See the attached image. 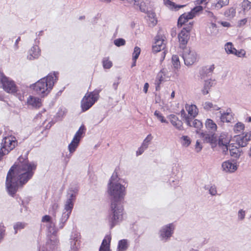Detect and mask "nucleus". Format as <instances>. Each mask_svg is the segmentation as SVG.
I'll return each instance as SVG.
<instances>
[{
  "instance_id": "f257e3e1",
  "label": "nucleus",
  "mask_w": 251,
  "mask_h": 251,
  "mask_svg": "<svg viewBox=\"0 0 251 251\" xmlns=\"http://www.w3.org/2000/svg\"><path fill=\"white\" fill-rule=\"evenodd\" d=\"M36 168V165L29 162L27 158L19 157L7 175L6 186L9 194L14 195L19 186H23L31 179Z\"/></svg>"
},
{
  "instance_id": "f03ea898",
  "label": "nucleus",
  "mask_w": 251,
  "mask_h": 251,
  "mask_svg": "<svg viewBox=\"0 0 251 251\" xmlns=\"http://www.w3.org/2000/svg\"><path fill=\"white\" fill-rule=\"evenodd\" d=\"M122 180L114 173L108 183V193L110 196L111 202H121L126 194V188L122 184Z\"/></svg>"
},
{
  "instance_id": "7ed1b4c3",
  "label": "nucleus",
  "mask_w": 251,
  "mask_h": 251,
  "mask_svg": "<svg viewBox=\"0 0 251 251\" xmlns=\"http://www.w3.org/2000/svg\"><path fill=\"white\" fill-rule=\"evenodd\" d=\"M77 192L78 189L76 187L70 188L68 190L67 199L64 203L63 211L59 220V228L64 227L71 214Z\"/></svg>"
},
{
  "instance_id": "20e7f679",
  "label": "nucleus",
  "mask_w": 251,
  "mask_h": 251,
  "mask_svg": "<svg viewBox=\"0 0 251 251\" xmlns=\"http://www.w3.org/2000/svg\"><path fill=\"white\" fill-rule=\"evenodd\" d=\"M57 75L55 73H50L46 77L41 78L34 84L33 89L39 94L47 95L57 79Z\"/></svg>"
},
{
  "instance_id": "39448f33",
  "label": "nucleus",
  "mask_w": 251,
  "mask_h": 251,
  "mask_svg": "<svg viewBox=\"0 0 251 251\" xmlns=\"http://www.w3.org/2000/svg\"><path fill=\"white\" fill-rule=\"evenodd\" d=\"M124 208L121 202H111L108 222L112 228L123 219Z\"/></svg>"
},
{
  "instance_id": "423d86ee",
  "label": "nucleus",
  "mask_w": 251,
  "mask_h": 251,
  "mask_svg": "<svg viewBox=\"0 0 251 251\" xmlns=\"http://www.w3.org/2000/svg\"><path fill=\"white\" fill-rule=\"evenodd\" d=\"M99 93L97 92L87 93L81 102V107L82 111L88 110L98 100Z\"/></svg>"
},
{
  "instance_id": "0eeeda50",
  "label": "nucleus",
  "mask_w": 251,
  "mask_h": 251,
  "mask_svg": "<svg viewBox=\"0 0 251 251\" xmlns=\"http://www.w3.org/2000/svg\"><path fill=\"white\" fill-rule=\"evenodd\" d=\"M0 81L2 84L3 89L8 93H14L17 90V87L14 81L6 77L0 72Z\"/></svg>"
},
{
  "instance_id": "6e6552de",
  "label": "nucleus",
  "mask_w": 251,
  "mask_h": 251,
  "mask_svg": "<svg viewBox=\"0 0 251 251\" xmlns=\"http://www.w3.org/2000/svg\"><path fill=\"white\" fill-rule=\"evenodd\" d=\"M203 9V7L199 5L194 7L190 12L181 15L178 20V25L182 26L188 20L193 19L195 16L199 14Z\"/></svg>"
},
{
  "instance_id": "1a4fd4ad",
  "label": "nucleus",
  "mask_w": 251,
  "mask_h": 251,
  "mask_svg": "<svg viewBox=\"0 0 251 251\" xmlns=\"http://www.w3.org/2000/svg\"><path fill=\"white\" fill-rule=\"evenodd\" d=\"M16 141L14 137L8 136L4 137L1 142L0 152L8 154L16 146Z\"/></svg>"
},
{
  "instance_id": "9d476101",
  "label": "nucleus",
  "mask_w": 251,
  "mask_h": 251,
  "mask_svg": "<svg viewBox=\"0 0 251 251\" xmlns=\"http://www.w3.org/2000/svg\"><path fill=\"white\" fill-rule=\"evenodd\" d=\"M184 63L187 66H190L195 63L198 59V55L196 51L190 48H186L183 53Z\"/></svg>"
},
{
  "instance_id": "9b49d317",
  "label": "nucleus",
  "mask_w": 251,
  "mask_h": 251,
  "mask_svg": "<svg viewBox=\"0 0 251 251\" xmlns=\"http://www.w3.org/2000/svg\"><path fill=\"white\" fill-rule=\"evenodd\" d=\"M221 169L224 173L232 174L237 170L238 166L235 161L228 160L225 161L222 163Z\"/></svg>"
},
{
  "instance_id": "f8f14e48",
  "label": "nucleus",
  "mask_w": 251,
  "mask_h": 251,
  "mask_svg": "<svg viewBox=\"0 0 251 251\" xmlns=\"http://www.w3.org/2000/svg\"><path fill=\"white\" fill-rule=\"evenodd\" d=\"M166 37L161 35H157L155 38V42L152 46L153 52H157L164 49L166 46Z\"/></svg>"
},
{
  "instance_id": "ddd939ff",
  "label": "nucleus",
  "mask_w": 251,
  "mask_h": 251,
  "mask_svg": "<svg viewBox=\"0 0 251 251\" xmlns=\"http://www.w3.org/2000/svg\"><path fill=\"white\" fill-rule=\"evenodd\" d=\"M174 230V226L173 224H169L163 226L160 230V236L161 239L166 241L171 237Z\"/></svg>"
},
{
  "instance_id": "4468645a",
  "label": "nucleus",
  "mask_w": 251,
  "mask_h": 251,
  "mask_svg": "<svg viewBox=\"0 0 251 251\" xmlns=\"http://www.w3.org/2000/svg\"><path fill=\"white\" fill-rule=\"evenodd\" d=\"M181 115L188 126L197 129L201 128L202 126V123L200 121L194 119V118L186 116V113L184 110L181 111Z\"/></svg>"
},
{
  "instance_id": "2eb2a0df",
  "label": "nucleus",
  "mask_w": 251,
  "mask_h": 251,
  "mask_svg": "<svg viewBox=\"0 0 251 251\" xmlns=\"http://www.w3.org/2000/svg\"><path fill=\"white\" fill-rule=\"evenodd\" d=\"M231 137L226 133H222L218 139V145L226 153L228 151V146L230 141Z\"/></svg>"
},
{
  "instance_id": "dca6fc26",
  "label": "nucleus",
  "mask_w": 251,
  "mask_h": 251,
  "mask_svg": "<svg viewBox=\"0 0 251 251\" xmlns=\"http://www.w3.org/2000/svg\"><path fill=\"white\" fill-rule=\"evenodd\" d=\"M191 26L188 28L184 27L178 35V38L181 48H184L189 39V32L191 30Z\"/></svg>"
},
{
  "instance_id": "f3484780",
  "label": "nucleus",
  "mask_w": 251,
  "mask_h": 251,
  "mask_svg": "<svg viewBox=\"0 0 251 251\" xmlns=\"http://www.w3.org/2000/svg\"><path fill=\"white\" fill-rule=\"evenodd\" d=\"M236 142L241 147H246L251 140V131L244 132L236 136Z\"/></svg>"
},
{
  "instance_id": "a211bd4d",
  "label": "nucleus",
  "mask_w": 251,
  "mask_h": 251,
  "mask_svg": "<svg viewBox=\"0 0 251 251\" xmlns=\"http://www.w3.org/2000/svg\"><path fill=\"white\" fill-rule=\"evenodd\" d=\"M197 133L203 142L210 143L212 147L213 145H216L217 141L215 133H207V132H199L198 131Z\"/></svg>"
},
{
  "instance_id": "6ab92c4d",
  "label": "nucleus",
  "mask_w": 251,
  "mask_h": 251,
  "mask_svg": "<svg viewBox=\"0 0 251 251\" xmlns=\"http://www.w3.org/2000/svg\"><path fill=\"white\" fill-rule=\"evenodd\" d=\"M216 117H219L220 121L222 123H229L233 119V115L231 112L226 111V112H222L220 111L216 113Z\"/></svg>"
},
{
  "instance_id": "aec40b11",
  "label": "nucleus",
  "mask_w": 251,
  "mask_h": 251,
  "mask_svg": "<svg viewBox=\"0 0 251 251\" xmlns=\"http://www.w3.org/2000/svg\"><path fill=\"white\" fill-rule=\"evenodd\" d=\"M171 75L167 68H163L158 73L156 76V83L159 85L162 81H164L166 78H169Z\"/></svg>"
},
{
  "instance_id": "412c9836",
  "label": "nucleus",
  "mask_w": 251,
  "mask_h": 251,
  "mask_svg": "<svg viewBox=\"0 0 251 251\" xmlns=\"http://www.w3.org/2000/svg\"><path fill=\"white\" fill-rule=\"evenodd\" d=\"M168 119L172 125L179 130H183V123L179 120L175 115L171 114L168 116Z\"/></svg>"
},
{
  "instance_id": "4be33fe9",
  "label": "nucleus",
  "mask_w": 251,
  "mask_h": 251,
  "mask_svg": "<svg viewBox=\"0 0 251 251\" xmlns=\"http://www.w3.org/2000/svg\"><path fill=\"white\" fill-rule=\"evenodd\" d=\"M128 3L134 6L135 8L139 9L141 11L145 12L147 7L143 0H126Z\"/></svg>"
},
{
  "instance_id": "5701e85b",
  "label": "nucleus",
  "mask_w": 251,
  "mask_h": 251,
  "mask_svg": "<svg viewBox=\"0 0 251 251\" xmlns=\"http://www.w3.org/2000/svg\"><path fill=\"white\" fill-rule=\"evenodd\" d=\"M40 55V50L37 46L32 47L28 51L27 58L32 60L38 58Z\"/></svg>"
},
{
  "instance_id": "b1692460",
  "label": "nucleus",
  "mask_w": 251,
  "mask_h": 251,
  "mask_svg": "<svg viewBox=\"0 0 251 251\" xmlns=\"http://www.w3.org/2000/svg\"><path fill=\"white\" fill-rule=\"evenodd\" d=\"M27 103L29 106L35 108H38L42 105L41 100L39 98L31 96L27 99Z\"/></svg>"
},
{
  "instance_id": "393cba45",
  "label": "nucleus",
  "mask_w": 251,
  "mask_h": 251,
  "mask_svg": "<svg viewBox=\"0 0 251 251\" xmlns=\"http://www.w3.org/2000/svg\"><path fill=\"white\" fill-rule=\"evenodd\" d=\"M214 84L215 80L214 79H209L205 80L203 84V87L201 90L202 94L203 95L208 94L210 89Z\"/></svg>"
},
{
  "instance_id": "a878e982",
  "label": "nucleus",
  "mask_w": 251,
  "mask_h": 251,
  "mask_svg": "<svg viewBox=\"0 0 251 251\" xmlns=\"http://www.w3.org/2000/svg\"><path fill=\"white\" fill-rule=\"evenodd\" d=\"M206 128L211 133H215L217 129L216 124L211 119H207L205 122Z\"/></svg>"
},
{
  "instance_id": "bb28decb",
  "label": "nucleus",
  "mask_w": 251,
  "mask_h": 251,
  "mask_svg": "<svg viewBox=\"0 0 251 251\" xmlns=\"http://www.w3.org/2000/svg\"><path fill=\"white\" fill-rule=\"evenodd\" d=\"M228 150L229 151L230 155L234 158H239L242 154V151L240 149L232 145H228Z\"/></svg>"
},
{
  "instance_id": "cd10ccee",
  "label": "nucleus",
  "mask_w": 251,
  "mask_h": 251,
  "mask_svg": "<svg viewBox=\"0 0 251 251\" xmlns=\"http://www.w3.org/2000/svg\"><path fill=\"white\" fill-rule=\"evenodd\" d=\"M185 108L186 110L188 111V114L190 115V116H188L189 117L194 118L198 114L199 110L196 105H195L187 104L185 106Z\"/></svg>"
},
{
  "instance_id": "c85d7f7f",
  "label": "nucleus",
  "mask_w": 251,
  "mask_h": 251,
  "mask_svg": "<svg viewBox=\"0 0 251 251\" xmlns=\"http://www.w3.org/2000/svg\"><path fill=\"white\" fill-rule=\"evenodd\" d=\"M110 239V237L107 236L103 240L99 251H110L109 249Z\"/></svg>"
},
{
  "instance_id": "c756f323",
  "label": "nucleus",
  "mask_w": 251,
  "mask_h": 251,
  "mask_svg": "<svg viewBox=\"0 0 251 251\" xmlns=\"http://www.w3.org/2000/svg\"><path fill=\"white\" fill-rule=\"evenodd\" d=\"M203 109L206 111L219 110L220 108L210 101H205L202 104Z\"/></svg>"
},
{
  "instance_id": "7c9ffc66",
  "label": "nucleus",
  "mask_w": 251,
  "mask_h": 251,
  "mask_svg": "<svg viewBox=\"0 0 251 251\" xmlns=\"http://www.w3.org/2000/svg\"><path fill=\"white\" fill-rule=\"evenodd\" d=\"M179 142L182 146L188 147L191 144V139L187 135H182L179 138Z\"/></svg>"
},
{
  "instance_id": "2f4dec72",
  "label": "nucleus",
  "mask_w": 251,
  "mask_h": 251,
  "mask_svg": "<svg viewBox=\"0 0 251 251\" xmlns=\"http://www.w3.org/2000/svg\"><path fill=\"white\" fill-rule=\"evenodd\" d=\"M80 141L74 139L71 143L69 145L68 149L70 153H73L77 148Z\"/></svg>"
},
{
  "instance_id": "473e14b6",
  "label": "nucleus",
  "mask_w": 251,
  "mask_h": 251,
  "mask_svg": "<svg viewBox=\"0 0 251 251\" xmlns=\"http://www.w3.org/2000/svg\"><path fill=\"white\" fill-rule=\"evenodd\" d=\"M172 62L173 67L174 69L178 70L180 67V63L179 61V57L176 55H173L172 57Z\"/></svg>"
},
{
  "instance_id": "72a5a7b5",
  "label": "nucleus",
  "mask_w": 251,
  "mask_h": 251,
  "mask_svg": "<svg viewBox=\"0 0 251 251\" xmlns=\"http://www.w3.org/2000/svg\"><path fill=\"white\" fill-rule=\"evenodd\" d=\"M26 225V223L24 222H18L14 224L13 226L14 233L17 234L18 231L24 229Z\"/></svg>"
},
{
  "instance_id": "f704fd0d",
  "label": "nucleus",
  "mask_w": 251,
  "mask_h": 251,
  "mask_svg": "<svg viewBox=\"0 0 251 251\" xmlns=\"http://www.w3.org/2000/svg\"><path fill=\"white\" fill-rule=\"evenodd\" d=\"M128 247L127 240L123 239L120 240L118 243V250L119 251H126Z\"/></svg>"
},
{
  "instance_id": "c9c22d12",
  "label": "nucleus",
  "mask_w": 251,
  "mask_h": 251,
  "mask_svg": "<svg viewBox=\"0 0 251 251\" xmlns=\"http://www.w3.org/2000/svg\"><path fill=\"white\" fill-rule=\"evenodd\" d=\"M241 6L243 12L246 13L251 8V2L248 0H244L241 3Z\"/></svg>"
},
{
  "instance_id": "e433bc0d",
  "label": "nucleus",
  "mask_w": 251,
  "mask_h": 251,
  "mask_svg": "<svg viewBox=\"0 0 251 251\" xmlns=\"http://www.w3.org/2000/svg\"><path fill=\"white\" fill-rule=\"evenodd\" d=\"M48 230L49 232L52 234L55 233L57 230L60 229L59 228V223L58 224V226L57 227L55 226L54 223L52 221L50 223L48 224L47 225Z\"/></svg>"
},
{
  "instance_id": "4c0bfd02",
  "label": "nucleus",
  "mask_w": 251,
  "mask_h": 251,
  "mask_svg": "<svg viewBox=\"0 0 251 251\" xmlns=\"http://www.w3.org/2000/svg\"><path fill=\"white\" fill-rule=\"evenodd\" d=\"M225 49L228 54H233L235 50V49L233 47V45L231 42H228L225 45Z\"/></svg>"
},
{
  "instance_id": "58836bf2",
  "label": "nucleus",
  "mask_w": 251,
  "mask_h": 251,
  "mask_svg": "<svg viewBox=\"0 0 251 251\" xmlns=\"http://www.w3.org/2000/svg\"><path fill=\"white\" fill-rule=\"evenodd\" d=\"M148 16L149 18V20L151 22V25L154 26L157 23V20L155 17V14L154 12H149L148 13Z\"/></svg>"
},
{
  "instance_id": "ea45409f",
  "label": "nucleus",
  "mask_w": 251,
  "mask_h": 251,
  "mask_svg": "<svg viewBox=\"0 0 251 251\" xmlns=\"http://www.w3.org/2000/svg\"><path fill=\"white\" fill-rule=\"evenodd\" d=\"M236 14V10L234 7H230L225 11V15L229 18L234 17Z\"/></svg>"
},
{
  "instance_id": "a19ab883",
  "label": "nucleus",
  "mask_w": 251,
  "mask_h": 251,
  "mask_svg": "<svg viewBox=\"0 0 251 251\" xmlns=\"http://www.w3.org/2000/svg\"><path fill=\"white\" fill-rule=\"evenodd\" d=\"M154 115L157 118L158 120L160 121L162 123H168L167 121L165 119L164 117L159 111L156 110L154 113Z\"/></svg>"
},
{
  "instance_id": "79ce46f5",
  "label": "nucleus",
  "mask_w": 251,
  "mask_h": 251,
  "mask_svg": "<svg viewBox=\"0 0 251 251\" xmlns=\"http://www.w3.org/2000/svg\"><path fill=\"white\" fill-rule=\"evenodd\" d=\"M71 251H76L78 246L79 242L77 239H72L70 241Z\"/></svg>"
},
{
  "instance_id": "37998d69",
  "label": "nucleus",
  "mask_w": 251,
  "mask_h": 251,
  "mask_svg": "<svg viewBox=\"0 0 251 251\" xmlns=\"http://www.w3.org/2000/svg\"><path fill=\"white\" fill-rule=\"evenodd\" d=\"M102 65L104 69H110L112 66V62L109 60L108 57H105L103 59Z\"/></svg>"
},
{
  "instance_id": "c03bdc74",
  "label": "nucleus",
  "mask_w": 251,
  "mask_h": 251,
  "mask_svg": "<svg viewBox=\"0 0 251 251\" xmlns=\"http://www.w3.org/2000/svg\"><path fill=\"white\" fill-rule=\"evenodd\" d=\"M164 1L165 4L168 6L171 9L178 10L179 8L183 6V5L175 6V3L169 0H164Z\"/></svg>"
},
{
  "instance_id": "a18cd8bd",
  "label": "nucleus",
  "mask_w": 251,
  "mask_h": 251,
  "mask_svg": "<svg viewBox=\"0 0 251 251\" xmlns=\"http://www.w3.org/2000/svg\"><path fill=\"white\" fill-rule=\"evenodd\" d=\"M84 130V126H81L79 129V130L76 132L75 134L74 139H75L76 140H78L80 141V138L82 136V135L83 133V131Z\"/></svg>"
},
{
  "instance_id": "49530a36",
  "label": "nucleus",
  "mask_w": 251,
  "mask_h": 251,
  "mask_svg": "<svg viewBox=\"0 0 251 251\" xmlns=\"http://www.w3.org/2000/svg\"><path fill=\"white\" fill-rule=\"evenodd\" d=\"M153 137L151 135V134H149L148 135V136L146 137V138L144 140L142 145L146 147L147 148H148L149 145L151 141L152 140Z\"/></svg>"
},
{
  "instance_id": "de8ad7c7",
  "label": "nucleus",
  "mask_w": 251,
  "mask_h": 251,
  "mask_svg": "<svg viewBox=\"0 0 251 251\" xmlns=\"http://www.w3.org/2000/svg\"><path fill=\"white\" fill-rule=\"evenodd\" d=\"M244 128V125L241 123H237L234 126L233 130L235 133H238Z\"/></svg>"
},
{
  "instance_id": "09e8293b",
  "label": "nucleus",
  "mask_w": 251,
  "mask_h": 251,
  "mask_svg": "<svg viewBox=\"0 0 251 251\" xmlns=\"http://www.w3.org/2000/svg\"><path fill=\"white\" fill-rule=\"evenodd\" d=\"M141 52V49L138 47H135L132 54V60H137Z\"/></svg>"
},
{
  "instance_id": "8fccbe9b",
  "label": "nucleus",
  "mask_w": 251,
  "mask_h": 251,
  "mask_svg": "<svg viewBox=\"0 0 251 251\" xmlns=\"http://www.w3.org/2000/svg\"><path fill=\"white\" fill-rule=\"evenodd\" d=\"M228 2L229 0H218L215 6L217 8H221L223 6L227 5Z\"/></svg>"
},
{
  "instance_id": "3c124183",
  "label": "nucleus",
  "mask_w": 251,
  "mask_h": 251,
  "mask_svg": "<svg viewBox=\"0 0 251 251\" xmlns=\"http://www.w3.org/2000/svg\"><path fill=\"white\" fill-rule=\"evenodd\" d=\"M246 212L243 209H240L237 213L238 220L239 221H243L245 217Z\"/></svg>"
},
{
  "instance_id": "603ef678",
  "label": "nucleus",
  "mask_w": 251,
  "mask_h": 251,
  "mask_svg": "<svg viewBox=\"0 0 251 251\" xmlns=\"http://www.w3.org/2000/svg\"><path fill=\"white\" fill-rule=\"evenodd\" d=\"M114 44L117 47L124 46L126 44V41L123 38L116 39L114 41Z\"/></svg>"
},
{
  "instance_id": "864d4df0",
  "label": "nucleus",
  "mask_w": 251,
  "mask_h": 251,
  "mask_svg": "<svg viewBox=\"0 0 251 251\" xmlns=\"http://www.w3.org/2000/svg\"><path fill=\"white\" fill-rule=\"evenodd\" d=\"M233 54L237 56L238 57H243L246 54V52L243 50H237L235 49V50L234 51V53Z\"/></svg>"
},
{
  "instance_id": "5fc2aeb1",
  "label": "nucleus",
  "mask_w": 251,
  "mask_h": 251,
  "mask_svg": "<svg viewBox=\"0 0 251 251\" xmlns=\"http://www.w3.org/2000/svg\"><path fill=\"white\" fill-rule=\"evenodd\" d=\"M5 233V227L2 224H0V242L2 240Z\"/></svg>"
},
{
  "instance_id": "6e6d98bb",
  "label": "nucleus",
  "mask_w": 251,
  "mask_h": 251,
  "mask_svg": "<svg viewBox=\"0 0 251 251\" xmlns=\"http://www.w3.org/2000/svg\"><path fill=\"white\" fill-rule=\"evenodd\" d=\"M215 69V67L214 65H211L208 67H205L203 70L206 73H211L213 72V70Z\"/></svg>"
},
{
  "instance_id": "4d7b16f0",
  "label": "nucleus",
  "mask_w": 251,
  "mask_h": 251,
  "mask_svg": "<svg viewBox=\"0 0 251 251\" xmlns=\"http://www.w3.org/2000/svg\"><path fill=\"white\" fill-rule=\"evenodd\" d=\"M209 192L212 196H215L217 194V189L216 186L214 185L211 186L209 189Z\"/></svg>"
},
{
  "instance_id": "13d9d810",
  "label": "nucleus",
  "mask_w": 251,
  "mask_h": 251,
  "mask_svg": "<svg viewBox=\"0 0 251 251\" xmlns=\"http://www.w3.org/2000/svg\"><path fill=\"white\" fill-rule=\"evenodd\" d=\"M147 149V148L146 147L141 145V147L138 149V150L136 151L137 156L142 154Z\"/></svg>"
},
{
  "instance_id": "bf43d9fd",
  "label": "nucleus",
  "mask_w": 251,
  "mask_h": 251,
  "mask_svg": "<svg viewBox=\"0 0 251 251\" xmlns=\"http://www.w3.org/2000/svg\"><path fill=\"white\" fill-rule=\"evenodd\" d=\"M42 221L43 222H47L48 224L52 222L51 217L49 215H45L43 216L42 219Z\"/></svg>"
},
{
  "instance_id": "052dcab7",
  "label": "nucleus",
  "mask_w": 251,
  "mask_h": 251,
  "mask_svg": "<svg viewBox=\"0 0 251 251\" xmlns=\"http://www.w3.org/2000/svg\"><path fill=\"white\" fill-rule=\"evenodd\" d=\"M247 22V19L245 18L239 21L238 23V26L239 27H241L244 25Z\"/></svg>"
},
{
  "instance_id": "680f3d73",
  "label": "nucleus",
  "mask_w": 251,
  "mask_h": 251,
  "mask_svg": "<svg viewBox=\"0 0 251 251\" xmlns=\"http://www.w3.org/2000/svg\"><path fill=\"white\" fill-rule=\"evenodd\" d=\"M202 147L200 146V143L198 141H197L196 145H195V149L197 152H199L201 150Z\"/></svg>"
},
{
  "instance_id": "e2e57ef3",
  "label": "nucleus",
  "mask_w": 251,
  "mask_h": 251,
  "mask_svg": "<svg viewBox=\"0 0 251 251\" xmlns=\"http://www.w3.org/2000/svg\"><path fill=\"white\" fill-rule=\"evenodd\" d=\"M220 24L224 27H229L230 26V24L229 23L227 22H225V21H223V22H220Z\"/></svg>"
},
{
  "instance_id": "0e129e2a",
  "label": "nucleus",
  "mask_w": 251,
  "mask_h": 251,
  "mask_svg": "<svg viewBox=\"0 0 251 251\" xmlns=\"http://www.w3.org/2000/svg\"><path fill=\"white\" fill-rule=\"evenodd\" d=\"M149 87V84L148 83H146L144 84V88H143V91H144V92L145 93H147Z\"/></svg>"
},
{
  "instance_id": "69168bd1",
  "label": "nucleus",
  "mask_w": 251,
  "mask_h": 251,
  "mask_svg": "<svg viewBox=\"0 0 251 251\" xmlns=\"http://www.w3.org/2000/svg\"><path fill=\"white\" fill-rule=\"evenodd\" d=\"M59 206L58 204L56 203H54L52 205V208L54 210H55L58 209Z\"/></svg>"
},
{
  "instance_id": "338daca9",
  "label": "nucleus",
  "mask_w": 251,
  "mask_h": 251,
  "mask_svg": "<svg viewBox=\"0 0 251 251\" xmlns=\"http://www.w3.org/2000/svg\"><path fill=\"white\" fill-rule=\"evenodd\" d=\"M51 238H52V239H50V241L51 242L52 241H53V243H52V244H56L57 242V240L55 238V237L53 235L51 237Z\"/></svg>"
},
{
  "instance_id": "774afa93",
  "label": "nucleus",
  "mask_w": 251,
  "mask_h": 251,
  "mask_svg": "<svg viewBox=\"0 0 251 251\" xmlns=\"http://www.w3.org/2000/svg\"><path fill=\"white\" fill-rule=\"evenodd\" d=\"M207 0H197V2L198 4L206 3Z\"/></svg>"
}]
</instances>
